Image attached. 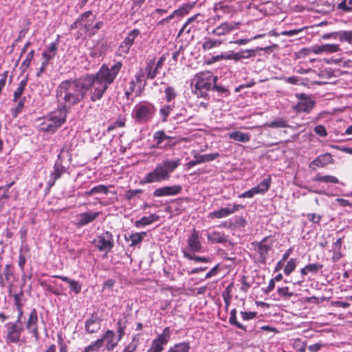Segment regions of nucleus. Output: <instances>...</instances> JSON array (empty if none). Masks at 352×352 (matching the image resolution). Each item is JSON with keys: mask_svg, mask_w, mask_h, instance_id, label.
<instances>
[{"mask_svg": "<svg viewBox=\"0 0 352 352\" xmlns=\"http://www.w3.org/2000/svg\"><path fill=\"white\" fill-rule=\"evenodd\" d=\"M56 43H52L47 50H45L43 52V56L45 58V59H47V60H50L54 55H55V52L56 50Z\"/></svg>", "mask_w": 352, "mask_h": 352, "instance_id": "nucleus-54", "label": "nucleus"}, {"mask_svg": "<svg viewBox=\"0 0 352 352\" xmlns=\"http://www.w3.org/2000/svg\"><path fill=\"white\" fill-rule=\"evenodd\" d=\"M38 315L36 309H32L30 311L25 328L29 333H32L36 340L38 339V331L37 327Z\"/></svg>", "mask_w": 352, "mask_h": 352, "instance_id": "nucleus-21", "label": "nucleus"}, {"mask_svg": "<svg viewBox=\"0 0 352 352\" xmlns=\"http://www.w3.org/2000/svg\"><path fill=\"white\" fill-rule=\"evenodd\" d=\"M181 164V159H164L151 171L146 173L141 179L140 184L160 183L170 179L171 174Z\"/></svg>", "mask_w": 352, "mask_h": 352, "instance_id": "nucleus-2", "label": "nucleus"}, {"mask_svg": "<svg viewBox=\"0 0 352 352\" xmlns=\"http://www.w3.org/2000/svg\"><path fill=\"white\" fill-rule=\"evenodd\" d=\"M207 239L211 243H223L226 241V237L223 232L212 231L207 234Z\"/></svg>", "mask_w": 352, "mask_h": 352, "instance_id": "nucleus-31", "label": "nucleus"}, {"mask_svg": "<svg viewBox=\"0 0 352 352\" xmlns=\"http://www.w3.org/2000/svg\"><path fill=\"white\" fill-rule=\"evenodd\" d=\"M6 341L8 343L16 344L20 341L21 333L23 330L21 325L18 323L9 322L6 325Z\"/></svg>", "mask_w": 352, "mask_h": 352, "instance_id": "nucleus-12", "label": "nucleus"}, {"mask_svg": "<svg viewBox=\"0 0 352 352\" xmlns=\"http://www.w3.org/2000/svg\"><path fill=\"white\" fill-rule=\"evenodd\" d=\"M272 184V178L270 175H267L265 177L257 186H254V189L257 194L263 195L270 188Z\"/></svg>", "mask_w": 352, "mask_h": 352, "instance_id": "nucleus-30", "label": "nucleus"}, {"mask_svg": "<svg viewBox=\"0 0 352 352\" xmlns=\"http://www.w3.org/2000/svg\"><path fill=\"white\" fill-rule=\"evenodd\" d=\"M255 56L254 50H241L240 52L232 53L227 56L226 58L229 60H234L238 61L242 58H249Z\"/></svg>", "mask_w": 352, "mask_h": 352, "instance_id": "nucleus-26", "label": "nucleus"}, {"mask_svg": "<svg viewBox=\"0 0 352 352\" xmlns=\"http://www.w3.org/2000/svg\"><path fill=\"white\" fill-rule=\"evenodd\" d=\"M221 44V41L220 40L206 38L202 43V48L206 51L210 50L214 47L219 46Z\"/></svg>", "mask_w": 352, "mask_h": 352, "instance_id": "nucleus-45", "label": "nucleus"}, {"mask_svg": "<svg viewBox=\"0 0 352 352\" xmlns=\"http://www.w3.org/2000/svg\"><path fill=\"white\" fill-rule=\"evenodd\" d=\"M342 243V238H338L331 245L329 251L332 253L331 259L333 262L338 261L342 256L341 253Z\"/></svg>", "mask_w": 352, "mask_h": 352, "instance_id": "nucleus-27", "label": "nucleus"}, {"mask_svg": "<svg viewBox=\"0 0 352 352\" xmlns=\"http://www.w3.org/2000/svg\"><path fill=\"white\" fill-rule=\"evenodd\" d=\"M229 322L230 324L234 325L240 329L247 331L246 326L242 324L236 320V309L235 308L232 309L230 313Z\"/></svg>", "mask_w": 352, "mask_h": 352, "instance_id": "nucleus-43", "label": "nucleus"}, {"mask_svg": "<svg viewBox=\"0 0 352 352\" xmlns=\"http://www.w3.org/2000/svg\"><path fill=\"white\" fill-rule=\"evenodd\" d=\"M158 72L159 69H157L155 67V58H153L147 63L144 69V73H143V71H141L139 74H136L135 77L138 82L142 80V78L144 77V75H146V78L148 79H154Z\"/></svg>", "mask_w": 352, "mask_h": 352, "instance_id": "nucleus-18", "label": "nucleus"}, {"mask_svg": "<svg viewBox=\"0 0 352 352\" xmlns=\"http://www.w3.org/2000/svg\"><path fill=\"white\" fill-rule=\"evenodd\" d=\"M295 96L298 101L292 106V109L296 113H309L313 109L315 101L310 96L302 93H297L295 94Z\"/></svg>", "mask_w": 352, "mask_h": 352, "instance_id": "nucleus-8", "label": "nucleus"}, {"mask_svg": "<svg viewBox=\"0 0 352 352\" xmlns=\"http://www.w3.org/2000/svg\"><path fill=\"white\" fill-rule=\"evenodd\" d=\"M57 98L59 101H66V81H63L57 91Z\"/></svg>", "mask_w": 352, "mask_h": 352, "instance_id": "nucleus-56", "label": "nucleus"}, {"mask_svg": "<svg viewBox=\"0 0 352 352\" xmlns=\"http://www.w3.org/2000/svg\"><path fill=\"white\" fill-rule=\"evenodd\" d=\"M242 208L243 206L239 204H228L226 208H221L218 210L210 212L208 214V218L210 219L226 218Z\"/></svg>", "mask_w": 352, "mask_h": 352, "instance_id": "nucleus-10", "label": "nucleus"}, {"mask_svg": "<svg viewBox=\"0 0 352 352\" xmlns=\"http://www.w3.org/2000/svg\"><path fill=\"white\" fill-rule=\"evenodd\" d=\"M99 214V212L81 213L79 215V223L82 226L86 225L88 223L94 221Z\"/></svg>", "mask_w": 352, "mask_h": 352, "instance_id": "nucleus-34", "label": "nucleus"}, {"mask_svg": "<svg viewBox=\"0 0 352 352\" xmlns=\"http://www.w3.org/2000/svg\"><path fill=\"white\" fill-rule=\"evenodd\" d=\"M138 346V338L133 336L132 340L123 349L122 352H134Z\"/></svg>", "mask_w": 352, "mask_h": 352, "instance_id": "nucleus-55", "label": "nucleus"}, {"mask_svg": "<svg viewBox=\"0 0 352 352\" xmlns=\"http://www.w3.org/2000/svg\"><path fill=\"white\" fill-rule=\"evenodd\" d=\"M331 160L332 157L329 153L320 155L311 162L309 167L311 168H315V167H324L329 164Z\"/></svg>", "mask_w": 352, "mask_h": 352, "instance_id": "nucleus-25", "label": "nucleus"}, {"mask_svg": "<svg viewBox=\"0 0 352 352\" xmlns=\"http://www.w3.org/2000/svg\"><path fill=\"white\" fill-rule=\"evenodd\" d=\"M109 192V187L102 184H100L91 188L89 191H87L85 194L91 196L94 194H104L107 195Z\"/></svg>", "mask_w": 352, "mask_h": 352, "instance_id": "nucleus-41", "label": "nucleus"}, {"mask_svg": "<svg viewBox=\"0 0 352 352\" xmlns=\"http://www.w3.org/2000/svg\"><path fill=\"white\" fill-rule=\"evenodd\" d=\"M63 170H64V167L62 166L61 162H60L58 161L56 162L54 166V173H52V176L54 177V181H53L52 185L54 184L56 179H58L61 176Z\"/></svg>", "mask_w": 352, "mask_h": 352, "instance_id": "nucleus-51", "label": "nucleus"}, {"mask_svg": "<svg viewBox=\"0 0 352 352\" xmlns=\"http://www.w3.org/2000/svg\"><path fill=\"white\" fill-rule=\"evenodd\" d=\"M93 243L99 251L109 252L113 246L112 234L109 232H105L98 235L94 240Z\"/></svg>", "mask_w": 352, "mask_h": 352, "instance_id": "nucleus-9", "label": "nucleus"}, {"mask_svg": "<svg viewBox=\"0 0 352 352\" xmlns=\"http://www.w3.org/2000/svg\"><path fill=\"white\" fill-rule=\"evenodd\" d=\"M240 25V22H224L214 28L212 30V34L218 36H223L236 29H238Z\"/></svg>", "mask_w": 352, "mask_h": 352, "instance_id": "nucleus-20", "label": "nucleus"}, {"mask_svg": "<svg viewBox=\"0 0 352 352\" xmlns=\"http://www.w3.org/2000/svg\"><path fill=\"white\" fill-rule=\"evenodd\" d=\"M107 86L95 74H87L73 82L67 81V102L75 104L81 100L85 93L90 91V99L95 102L102 98Z\"/></svg>", "mask_w": 352, "mask_h": 352, "instance_id": "nucleus-1", "label": "nucleus"}, {"mask_svg": "<svg viewBox=\"0 0 352 352\" xmlns=\"http://www.w3.org/2000/svg\"><path fill=\"white\" fill-rule=\"evenodd\" d=\"M66 110L65 105L63 109L53 112L43 118H38L36 120L37 128L40 132L44 133H54L65 121Z\"/></svg>", "mask_w": 352, "mask_h": 352, "instance_id": "nucleus-3", "label": "nucleus"}, {"mask_svg": "<svg viewBox=\"0 0 352 352\" xmlns=\"http://www.w3.org/2000/svg\"><path fill=\"white\" fill-rule=\"evenodd\" d=\"M187 243L188 250L190 252H191V253L204 252V247L200 241L199 232L195 229L188 238Z\"/></svg>", "mask_w": 352, "mask_h": 352, "instance_id": "nucleus-17", "label": "nucleus"}, {"mask_svg": "<svg viewBox=\"0 0 352 352\" xmlns=\"http://www.w3.org/2000/svg\"><path fill=\"white\" fill-rule=\"evenodd\" d=\"M67 283H69V287L72 292H74L75 294H78L80 292L81 286L78 282L75 280L69 281L67 280Z\"/></svg>", "mask_w": 352, "mask_h": 352, "instance_id": "nucleus-63", "label": "nucleus"}, {"mask_svg": "<svg viewBox=\"0 0 352 352\" xmlns=\"http://www.w3.org/2000/svg\"><path fill=\"white\" fill-rule=\"evenodd\" d=\"M338 9L344 12H352V0H339Z\"/></svg>", "mask_w": 352, "mask_h": 352, "instance_id": "nucleus-47", "label": "nucleus"}, {"mask_svg": "<svg viewBox=\"0 0 352 352\" xmlns=\"http://www.w3.org/2000/svg\"><path fill=\"white\" fill-rule=\"evenodd\" d=\"M182 252L185 258L195 261L197 263H208L210 261V258L208 257L196 256L187 250H183Z\"/></svg>", "mask_w": 352, "mask_h": 352, "instance_id": "nucleus-38", "label": "nucleus"}, {"mask_svg": "<svg viewBox=\"0 0 352 352\" xmlns=\"http://www.w3.org/2000/svg\"><path fill=\"white\" fill-rule=\"evenodd\" d=\"M309 53L314 54H330L341 51L338 44L327 43L322 45H314L307 50Z\"/></svg>", "mask_w": 352, "mask_h": 352, "instance_id": "nucleus-15", "label": "nucleus"}, {"mask_svg": "<svg viewBox=\"0 0 352 352\" xmlns=\"http://www.w3.org/2000/svg\"><path fill=\"white\" fill-rule=\"evenodd\" d=\"M170 337V331L169 327L164 328L162 334L153 340L147 352H162L164 350V346L168 342Z\"/></svg>", "mask_w": 352, "mask_h": 352, "instance_id": "nucleus-11", "label": "nucleus"}, {"mask_svg": "<svg viewBox=\"0 0 352 352\" xmlns=\"http://www.w3.org/2000/svg\"><path fill=\"white\" fill-rule=\"evenodd\" d=\"M155 144L153 148L168 150L177 144L175 138L167 135L163 130L157 131L153 134Z\"/></svg>", "mask_w": 352, "mask_h": 352, "instance_id": "nucleus-7", "label": "nucleus"}, {"mask_svg": "<svg viewBox=\"0 0 352 352\" xmlns=\"http://www.w3.org/2000/svg\"><path fill=\"white\" fill-rule=\"evenodd\" d=\"M190 349V344L188 342H183L175 344L170 347L168 352H189Z\"/></svg>", "mask_w": 352, "mask_h": 352, "instance_id": "nucleus-42", "label": "nucleus"}, {"mask_svg": "<svg viewBox=\"0 0 352 352\" xmlns=\"http://www.w3.org/2000/svg\"><path fill=\"white\" fill-rule=\"evenodd\" d=\"M199 16V14H197L190 18H188L187 19V21H186V23L184 24V25L182 26V28H181V30H179V35L182 34L184 32H186L187 33H189L190 32V28H188L187 29L188 26L191 23H192L193 21H195L196 20V19L197 18V16Z\"/></svg>", "mask_w": 352, "mask_h": 352, "instance_id": "nucleus-57", "label": "nucleus"}, {"mask_svg": "<svg viewBox=\"0 0 352 352\" xmlns=\"http://www.w3.org/2000/svg\"><path fill=\"white\" fill-rule=\"evenodd\" d=\"M142 192V190L141 189H135V190H129L126 191L124 194V198L130 201L135 196H136L138 194H140Z\"/></svg>", "mask_w": 352, "mask_h": 352, "instance_id": "nucleus-62", "label": "nucleus"}, {"mask_svg": "<svg viewBox=\"0 0 352 352\" xmlns=\"http://www.w3.org/2000/svg\"><path fill=\"white\" fill-rule=\"evenodd\" d=\"M160 219L159 216L155 214H151L148 217H142L140 219L137 220L134 223V226L139 228L148 226L152 223L157 221Z\"/></svg>", "mask_w": 352, "mask_h": 352, "instance_id": "nucleus-29", "label": "nucleus"}, {"mask_svg": "<svg viewBox=\"0 0 352 352\" xmlns=\"http://www.w3.org/2000/svg\"><path fill=\"white\" fill-rule=\"evenodd\" d=\"M298 264V260L296 258L289 259L286 265L285 266L283 271L285 275L288 276L293 272Z\"/></svg>", "mask_w": 352, "mask_h": 352, "instance_id": "nucleus-49", "label": "nucleus"}, {"mask_svg": "<svg viewBox=\"0 0 352 352\" xmlns=\"http://www.w3.org/2000/svg\"><path fill=\"white\" fill-rule=\"evenodd\" d=\"M140 34V32L138 29H133L127 34L119 46L118 53L120 56L127 54L129 52L135 38Z\"/></svg>", "mask_w": 352, "mask_h": 352, "instance_id": "nucleus-13", "label": "nucleus"}, {"mask_svg": "<svg viewBox=\"0 0 352 352\" xmlns=\"http://www.w3.org/2000/svg\"><path fill=\"white\" fill-rule=\"evenodd\" d=\"M213 9L215 12V15L214 16V20H220L225 16H230L233 11V8L231 6L223 1L216 3L214 5Z\"/></svg>", "mask_w": 352, "mask_h": 352, "instance_id": "nucleus-22", "label": "nucleus"}, {"mask_svg": "<svg viewBox=\"0 0 352 352\" xmlns=\"http://www.w3.org/2000/svg\"><path fill=\"white\" fill-rule=\"evenodd\" d=\"M94 18L91 11L85 12L76 21L74 25L75 28H80L89 32V31L92 30Z\"/></svg>", "mask_w": 352, "mask_h": 352, "instance_id": "nucleus-16", "label": "nucleus"}, {"mask_svg": "<svg viewBox=\"0 0 352 352\" xmlns=\"http://www.w3.org/2000/svg\"><path fill=\"white\" fill-rule=\"evenodd\" d=\"M265 126L270 128H285L288 126L287 122L282 119H278L265 124Z\"/></svg>", "mask_w": 352, "mask_h": 352, "instance_id": "nucleus-50", "label": "nucleus"}, {"mask_svg": "<svg viewBox=\"0 0 352 352\" xmlns=\"http://www.w3.org/2000/svg\"><path fill=\"white\" fill-rule=\"evenodd\" d=\"M322 268V265L317 264V263H311L307 265V270L309 273H311L313 274H317L321 269Z\"/></svg>", "mask_w": 352, "mask_h": 352, "instance_id": "nucleus-60", "label": "nucleus"}, {"mask_svg": "<svg viewBox=\"0 0 352 352\" xmlns=\"http://www.w3.org/2000/svg\"><path fill=\"white\" fill-rule=\"evenodd\" d=\"M126 323V322L122 319L118 320L116 323L118 340H121L125 334Z\"/></svg>", "mask_w": 352, "mask_h": 352, "instance_id": "nucleus-52", "label": "nucleus"}, {"mask_svg": "<svg viewBox=\"0 0 352 352\" xmlns=\"http://www.w3.org/2000/svg\"><path fill=\"white\" fill-rule=\"evenodd\" d=\"M28 81V76H25L23 79H22L19 84L18 85V87L14 90L13 94V102H16V100H19L21 98H23L22 96L24 93V91L25 89V87H27Z\"/></svg>", "mask_w": 352, "mask_h": 352, "instance_id": "nucleus-32", "label": "nucleus"}, {"mask_svg": "<svg viewBox=\"0 0 352 352\" xmlns=\"http://www.w3.org/2000/svg\"><path fill=\"white\" fill-rule=\"evenodd\" d=\"M102 346V340L98 339L86 346L82 352H98Z\"/></svg>", "mask_w": 352, "mask_h": 352, "instance_id": "nucleus-46", "label": "nucleus"}, {"mask_svg": "<svg viewBox=\"0 0 352 352\" xmlns=\"http://www.w3.org/2000/svg\"><path fill=\"white\" fill-rule=\"evenodd\" d=\"M122 67V63L120 61L115 63L110 67L103 64L95 75L103 81L104 84L109 86L116 80Z\"/></svg>", "mask_w": 352, "mask_h": 352, "instance_id": "nucleus-6", "label": "nucleus"}, {"mask_svg": "<svg viewBox=\"0 0 352 352\" xmlns=\"http://www.w3.org/2000/svg\"><path fill=\"white\" fill-rule=\"evenodd\" d=\"M146 236V232H135V233L131 234L128 238L126 236V240L131 241V243L129 245L131 247L135 246V245L141 243V242L142 241V240L144 239V238Z\"/></svg>", "mask_w": 352, "mask_h": 352, "instance_id": "nucleus-35", "label": "nucleus"}, {"mask_svg": "<svg viewBox=\"0 0 352 352\" xmlns=\"http://www.w3.org/2000/svg\"><path fill=\"white\" fill-rule=\"evenodd\" d=\"M274 241L271 236H267L263 239L259 243H257V252L258 254V261L261 263H265L268 252L271 250Z\"/></svg>", "mask_w": 352, "mask_h": 352, "instance_id": "nucleus-14", "label": "nucleus"}, {"mask_svg": "<svg viewBox=\"0 0 352 352\" xmlns=\"http://www.w3.org/2000/svg\"><path fill=\"white\" fill-rule=\"evenodd\" d=\"M100 328V320L96 316H92L85 322L86 331L89 333H96Z\"/></svg>", "mask_w": 352, "mask_h": 352, "instance_id": "nucleus-24", "label": "nucleus"}, {"mask_svg": "<svg viewBox=\"0 0 352 352\" xmlns=\"http://www.w3.org/2000/svg\"><path fill=\"white\" fill-rule=\"evenodd\" d=\"M100 339L102 340V344L106 342L105 347L109 351H113L120 341L112 330H107Z\"/></svg>", "mask_w": 352, "mask_h": 352, "instance_id": "nucleus-23", "label": "nucleus"}, {"mask_svg": "<svg viewBox=\"0 0 352 352\" xmlns=\"http://www.w3.org/2000/svg\"><path fill=\"white\" fill-rule=\"evenodd\" d=\"M165 100L167 102L170 103L177 96L175 89L171 86H167L164 89Z\"/></svg>", "mask_w": 352, "mask_h": 352, "instance_id": "nucleus-48", "label": "nucleus"}, {"mask_svg": "<svg viewBox=\"0 0 352 352\" xmlns=\"http://www.w3.org/2000/svg\"><path fill=\"white\" fill-rule=\"evenodd\" d=\"M228 135L230 139L243 143H246L250 140V135L248 133H243L239 131L230 132Z\"/></svg>", "mask_w": 352, "mask_h": 352, "instance_id": "nucleus-33", "label": "nucleus"}, {"mask_svg": "<svg viewBox=\"0 0 352 352\" xmlns=\"http://www.w3.org/2000/svg\"><path fill=\"white\" fill-rule=\"evenodd\" d=\"M217 79V76H214L210 72L197 74L193 80L195 82V94L198 97L205 98L207 96V91L213 87Z\"/></svg>", "mask_w": 352, "mask_h": 352, "instance_id": "nucleus-4", "label": "nucleus"}, {"mask_svg": "<svg viewBox=\"0 0 352 352\" xmlns=\"http://www.w3.org/2000/svg\"><path fill=\"white\" fill-rule=\"evenodd\" d=\"M240 315L243 320L248 321L255 319L257 316V313L255 311H241Z\"/></svg>", "mask_w": 352, "mask_h": 352, "instance_id": "nucleus-59", "label": "nucleus"}, {"mask_svg": "<svg viewBox=\"0 0 352 352\" xmlns=\"http://www.w3.org/2000/svg\"><path fill=\"white\" fill-rule=\"evenodd\" d=\"M34 50H31L26 56L25 60L23 61V63H21V67H23L24 69L28 68L30 63H31V61L34 57Z\"/></svg>", "mask_w": 352, "mask_h": 352, "instance_id": "nucleus-61", "label": "nucleus"}, {"mask_svg": "<svg viewBox=\"0 0 352 352\" xmlns=\"http://www.w3.org/2000/svg\"><path fill=\"white\" fill-rule=\"evenodd\" d=\"M155 111L154 105L147 101L136 104L131 112V117L136 123H146L151 120Z\"/></svg>", "mask_w": 352, "mask_h": 352, "instance_id": "nucleus-5", "label": "nucleus"}, {"mask_svg": "<svg viewBox=\"0 0 352 352\" xmlns=\"http://www.w3.org/2000/svg\"><path fill=\"white\" fill-rule=\"evenodd\" d=\"M197 2L196 0H194L192 2L183 3L178 9L175 10L177 18H182L187 15Z\"/></svg>", "mask_w": 352, "mask_h": 352, "instance_id": "nucleus-28", "label": "nucleus"}, {"mask_svg": "<svg viewBox=\"0 0 352 352\" xmlns=\"http://www.w3.org/2000/svg\"><path fill=\"white\" fill-rule=\"evenodd\" d=\"M182 190V188L180 185L166 186L154 190L153 196L155 197L173 196L179 194Z\"/></svg>", "mask_w": 352, "mask_h": 352, "instance_id": "nucleus-19", "label": "nucleus"}, {"mask_svg": "<svg viewBox=\"0 0 352 352\" xmlns=\"http://www.w3.org/2000/svg\"><path fill=\"white\" fill-rule=\"evenodd\" d=\"M29 249L27 246H21L19 251L18 265L21 272H24L25 265L27 261V255Z\"/></svg>", "mask_w": 352, "mask_h": 352, "instance_id": "nucleus-36", "label": "nucleus"}, {"mask_svg": "<svg viewBox=\"0 0 352 352\" xmlns=\"http://www.w3.org/2000/svg\"><path fill=\"white\" fill-rule=\"evenodd\" d=\"M175 104L171 103L168 104L163 105L160 107L159 113L162 122H166L167 118L170 115V112L173 110Z\"/></svg>", "mask_w": 352, "mask_h": 352, "instance_id": "nucleus-37", "label": "nucleus"}, {"mask_svg": "<svg viewBox=\"0 0 352 352\" xmlns=\"http://www.w3.org/2000/svg\"><path fill=\"white\" fill-rule=\"evenodd\" d=\"M246 223L243 217L235 216L230 220V225L234 227H244Z\"/></svg>", "mask_w": 352, "mask_h": 352, "instance_id": "nucleus-58", "label": "nucleus"}, {"mask_svg": "<svg viewBox=\"0 0 352 352\" xmlns=\"http://www.w3.org/2000/svg\"><path fill=\"white\" fill-rule=\"evenodd\" d=\"M314 132L320 137H326L327 132L325 127L322 124L316 125L314 129Z\"/></svg>", "mask_w": 352, "mask_h": 352, "instance_id": "nucleus-64", "label": "nucleus"}, {"mask_svg": "<svg viewBox=\"0 0 352 352\" xmlns=\"http://www.w3.org/2000/svg\"><path fill=\"white\" fill-rule=\"evenodd\" d=\"M338 40L341 42L352 43V31H339Z\"/></svg>", "mask_w": 352, "mask_h": 352, "instance_id": "nucleus-53", "label": "nucleus"}, {"mask_svg": "<svg viewBox=\"0 0 352 352\" xmlns=\"http://www.w3.org/2000/svg\"><path fill=\"white\" fill-rule=\"evenodd\" d=\"M314 182H320L326 184H338V179L332 175H321L318 174L313 178Z\"/></svg>", "mask_w": 352, "mask_h": 352, "instance_id": "nucleus-39", "label": "nucleus"}, {"mask_svg": "<svg viewBox=\"0 0 352 352\" xmlns=\"http://www.w3.org/2000/svg\"><path fill=\"white\" fill-rule=\"evenodd\" d=\"M219 156V153H207L204 155H194V158H197L199 164L211 162L217 159Z\"/></svg>", "mask_w": 352, "mask_h": 352, "instance_id": "nucleus-40", "label": "nucleus"}, {"mask_svg": "<svg viewBox=\"0 0 352 352\" xmlns=\"http://www.w3.org/2000/svg\"><path fill=\"white\" fill-rule=\"evenodd\" d=\"M26 101V97H23L16 100V106L11 109L12 116L14 118H16L19 113H21L22 109L24 108L25 102Z\"/></svg>", "mask_w": 352, "mask_h": 352, "instance_id": "nucleus-44", "label": "nucleus"}]
</instances>
